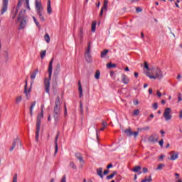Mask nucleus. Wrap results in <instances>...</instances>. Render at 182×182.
I'll use <instances>...</instances> for the list:
<instances>
[{
    "mask_svg": "<svg viewBox=\"0 0 182 182\" xmlns=\"http://www.w3.org/2000/svg\"><path fill=\"white\" fill-rule=\"evenodd\" d=\"M164 159V155H161L159 156V160H163Z\"/></svg>",
    "mask_w": 182,
    "mask_h": 182,
    "instance_id": "69168bd1",
    "label": "nucleus"
},
{
    "mask_svg": "<svg viewBox=\"0 0 182 182\" xmlns=\"http://www.w3.org/2000/svg\"><path fill=\"white\" fill-rule=\"evenodd\" d=\"M64 110H65L64 116H67V114H68V109L66 108V105H65V107H64Z\"/></svg>",
    "mask_w": 182,
    "mask_h": 182,
    "instance_id": "864d4df0",
    "label": "nucleus"
},
{
    "mask_svg": "<svg viewBox=\"0 0 182 182\" xmlns=\"http://www.w3.org/2000/svg\"><path fill=\"white\" fill-rule=\"evenodd\" d=\"M142 170H143V173H147V171H149V169L147 168H146V167H144L142 168Z\"/></svg>",
    "mask_w": 182,
    "mask_h": 182,
    "instance_id": "6e6d98bb",
    "label": "nucleus"
},
{
    "mask_svg": "<svg viewBox=\"0 0 182 182\" xmlns=\"http://www.w3.org/2000/svg\"><path fill=\"white\" fill-rule=\"evenodd\" d=\"M124 133L128 136V137H132V136H133V132H132V129L130 128L125 129Z\"/></svg>",
    "mask_w": 182,
    "mask_h": 182,
    "instance_id": "412c9836",
    "label": "nucleus"
},
{
    "mask_svg": "<svg viewBox=\"0 0 182 182\" xmlns=\"http://www.w3.org/2000/svg\"><path fill=\"white\" fill-rule=\"evenodd\" d=\"M112 167H113V164H110L107 166V168H112Z\"/></svg>",
    "mask_w": 182,
    "mask_h": 182,
    "instance_id": "0e129e2a",
    "label": "nucleus"
},
{
    "mask_svg": "<svg viewBox=\"0 0 182 182\" xmlns=\"http://www.w3.org/2000/svg\"><path fill=\"white\" fill-rule=\"evenodd\" d=\"M95 77L97 79V80H99L100 79V71L99 70H97L95 73Z\"/></svg>",
    "mask_w": 182,
    "mask_h": 182,
    "instance_id": "473e14b6",
    "label": "nucleus"
},
{
    "mask_svg": "<svg viewBox=\"0 0 182 182\" xmlns=\"http://www.w3.org/2000/svg\"><path fill=\"white\" fill-rule=\"evenodd\" d=\"M171 158L169 159V160L171 161H174V160H177L178 159V153L175 152V151H171Z\"/></svg>",
    "mask_w": 182,
    "mask_h": 182,
    "instance_id": "2eb2a0df",
    "label": "nucleus"
},
{
    "mask_svg": "<svg viewBox=\"0 0 182 182\" xmlns=\"http://www.w3.org/2000/svg\"><path fill=\"white\" fill-rule=\"evenodd\" d=\"M163 116L166 122L171 120L173 117V116L171 115V108L170 107L166 108L164 112Z\"/></svg>",
    "mask_w": 182,
    "mask_h": 182,
    "instance_id": "423d86ee",
    "label": "nucleus"
},
{
    "mask_svg": "<svg viewBox=\"0 0 182 182\" xmlns=\"http://www.w3.org/2000/svg\"><path fill=\"white\" fill-rule=\"evenodd\" d=\"M116 176V171H114L112 174L107 176V180H112Z\"/></svg>",
    "mask_w": 182,
    "mask_h": 182,
    "instance_id": "2f4dec72",
    "label": "nucleus"
},
{
    "mask_svg": "<svg viewBox=\"0 0 182 182\" xmlns=\"http://www.w3.org/2000/svg\"><path fill=\"white\" fill-rule=\"evenodd\" d=\"M109 4V1L104 0V4L103 6L100 11V16H103V11H107V5Z\"/></svg>",
    "mask_w": 182,
    "mask_h": 182,
    "instance_id": "f8f14e48",
    "label": "nucleus"
},
{
    "mask_svg": "<svg viewBox=\"0 0 182 182\" xmlns=\"http://www.w3.org/2000/svg\"><path fill=\"white\" fill-rule=\"evenodd\" d=\"M47 12L49 15L52 14V6L50 5V0H48Z\"/></svg>",
    "mask_w": 182,
    "mask_h": 182,
    "instance_id": "f3484780",
    "label": "nucleus"
},
{
    "mask_svg": "<svg viewBox=\"0 0 182 182\" xmlns=\"http://www.w3.org/2000/svg\"><path fill=\"white\" fill-rule=\"evenodd\" d=\"M58 139H59V132H58V134L55 136V154H56V153H58Z\"/></svg>",
    "mask_w": 182,
    "mask_h": 182,
    "instance_id": "a211bd4d",
    "label": "nucleus"
},
{
    "mask_svg": "<svg viewBox=\"0 0 182 182\" xmlns=\"http://www.w3.org/2000/svg\"><path fill=\"white\" fill-rule=\"evenodd\" d=\"M141 170V166H136L134 167V168L132 169V171H134V173H139V171H140Z\"/></svg>",
    "mask_w": 182,
    "mask_h": 182,
    "instance_id": "a878e982",
    "label": "nucleus"
},
{
    "mask_svg": "<svg viewBox=\"0 0 182 182\" xmlns=\"http://www.w3.org/2000/svg\"><path fill=\"white\" fill-rule=\"evenodd\" d=\"M43 119V105L41 106V113L37 117L36 131V141H39V132H41V120Z\"/></svg>",
    "mask_w": 182,
    "mask_h": 182,
    "instance_id": "20e7f679",
    "label": "nucleus"
},
{
    "mask_svg": "<svg viewBox=\"0 0 182 182\" xmlns=\"http://www.w3.org/2000/svg\"><path fill=\"white\" fill-rule=\"evenodd\" d=\"M182 98H181V93H179L178 95V102H181Z\"/></svg>",
    "mask_w": 182,
    "mask_h": 182,
    "instance_id": "8fccbe9b",
    "label": "nucleus"
},
{
    "mask_svg": "<svg viewBox=\"0 0 182 182\" xmlns=\"http://www.w3.org/2000/svg\"><path fill=\"white\" fill-rule=\"evenodd\" d=\"M151 182L153 181V179H151V176H149V179H143L141 182Z\"/></svg>",
    "mask_w": 182,
    "mask_h": 182,
    "instance_id": "37998d69",
    "label": "nucleus"
},
{
    "mask_svg": "<svg viewBox=\"0 0 182 182\" xmlns=\"http://www.w3.org/2000/svg\"><path fill=\"white\" fill-rule=\"evenodd\" d=\"M152 107L154 109V110H157L159 108V104H157V102L154 103Z\"/></svg>",
    "mask_w": 182,
    "mask_h": 182,
    "instance_id": "49530a36",
    "label": "nucleus"
},
{
    "mask_svg": "<svg viewBox=\"0 0 182 182\" xmlns=\"http://www.w3.org/2000/svg\"><path fill=\"white\" fill-rule=\"evenodd\" d=\"M55 69L60 70V64L58 63V64L56 65Z\"/></svg>",
    "mask_w": 182,
    "mask_h": 182,
    "instance_id": "bf43d9fd",
    "label": "nucleus"
},
{
    "mask_svg": "<svg viewBox=\"0 0 182 182\" xmlns=\"http://www.w3.org/2000/svg\"><path fill=\"white\" fill-rule=\"evenodd\" d=\"M33 19L36 26H38V28H41V25L39 24V22H38V20H36V18H35V16H33Z\"/></svg>",
    "mask_w": 182,
    "mask_h": 182,
    "instance_id": "4c0bfd02",
    "label": "nucleus"
},
{
    "mask_svg": "<svg viewBox=\"0 0 182 182\" xmlns=\"http://www.w3.org/2000/svg\"><path fill=\"white\" fill-rule=\"evenodd\" d=\"M107 53H109V50L105 49L101 52V58H105Z\"/></svg>",
    "mask_w": 182,
    "mask_h": 182,
    "instance_id": "cd10ccee",
    "label": "nucleus"
},
{
    "mask_svg": "<svg viewBox=\"0 0 182 182\" xmlns=\"http://www.w3.org/2000/svg\"><path fill=\"white\" fill-rule=\"evenodd\" d=\"M80 110L82 114H83V104L82 102H80Z\"/></svg>",
    "mask_w": 182,
    "mask_h": 182,
    "instance_id": "a18cd8bd",
    "label": "nucleus"
},
{
    "mask_svg": "<svg viewBox=\"0 0 182 182\" xmlns=\"http://www.w3.org/2000/svg\"><path fill=\"white\" fill-rule=\"evenodd\" d=\"M8 11V0H4L3 1V4H2V8H1V15H4L5 12Z\"/></svg>",
    "mask_w": 182,
    "mask_h": 182,
    "instance_id": "9d476101",
    "label": "nucleus"
},
{
    "mask_svg": "<svg viewBox=\"0 0 182 182\" xmlns=\"http://www.w3.org/2000/svg\"><path fill=\"white\" fill-rule=\"evenodd\" d=\"M107 68H108V69H110L112 68H116V64L109 63L107 64Z\"/></svg>",
    "mask_w": 182,
    "mask_h": 182,
    "instance_id": "f704fd0d",
    "label": "nucleus"
},
{
    "mask_svg": "<svg viewBox=\"0 0 182 182\" xmlns=\"http://www.w3.org/2000/svg\"><path fill=\"white\" fill-rule=\"evenodd\" d=\"M60 182H66V176L64 175Z\"/></svg>",
    "mask_w": 182,
    "mask_h": 182,
    "instance_id": "09e8293b",
    "label": "nucleus"
},
{
    "mask_svg": "<svg viewBox=\"0 0 182 182\" xmlns=\"http://www.w3.org/2000/svg\"><path fill=\"white\" fill-rule=\"evenodd\" d=\"M85 60L90 63L92 62V55H90V43H88L87 48L85 53Z\"/></svg>",
    "mask_w": 182,
    "mask_h": 182,
    "instance_id": "0eeeda50",
    "label": "nucleus"
},
{
    "mask_svg": "<svg viewBox=\"0 0 182 182\" xmlns=\"http://www.w3.org/2000/svg\"><path fill=\"white\" fill-rule=\"evenodd\" d=\"M12 182H18V174H17V173H16V174L14 175V176L13 177V181H12Z\"/></svg>",
    "mask_w": 182,
    "mask_h": 182,
    "instance_id": "c03bdc74",
    "label": "nucleus"
},
{
    "mask_svg": "<svg viewBox=\"0 0 182 182\" xmlns=\"http://www.w3.org/2000/svg\"><path fill=\"white\" fill-rule=\"evenodd\" d=\"M104 176H106L107 174H109V170H105L103 173Z\"/></svg>",
    "mask_w": 182,
    "mask_h": 182,
    "instance_id": "052dcab7",
    "label": "nucleus"
},
{
    "mask_svg": "<svg viewBox=\"0 0 182 182\" xmlns=\"http://www.w3.org/2000/svg\"><path fill=\"white\" fill-rule=\"evenodd\" d=\"M149 141L153 144H154V143H157V141H159V135L156 134H153L149 136Z\"/></svg>",
    "mask_w": 182,
    "mask_h": 182,
    "instance_id": "6e6552de",
    "label": "nucleus"
},
{
    "mask_svg": "<svg viewBox=\"0 0 182 182\" xmlns=\"http://www.w3.org/2000/svg\"><path fill=\"white\" fill-rule=\"evenodd\" d=\"M36 11L37 14L39 12H43V6H42L41 1H38V0L36 1Z\"/></svg>",
    "mask_w": 182,
    "mask_h": 182,
    "instance_id": "1a4fd4ad",
    "label": "nucleus"
},
{
    "mask_svg": "<svg viewBox=\"0 0 182 182\" xmlns=\"http://www.w3.org/2000/svg\"><path fill=\"white\" fill-rule=\"evenodd\" d=\"M179 117H180V119H182V109L179 112Z\"/></svg>",
    "mask_w": 182,
    "mask_h": 182,
    "instance_id": "338daca9",
    "label": "nucleus"
},
{
    "mask_svg": "<svg viewBox=\"0 0 182 182\" xmlns=\"http://www.w3.org/2000/svg\"><path fill=\"white\" fill-rule=\"evenodd\" d=\"M164 143V141L163 139H161V140L159 141V145L161 146V147H163Z\"/></svg>",
    "mask_w": 182,
    "mask_h": 182,
    "instance_id": "5fc2aeb1",
    "label": "nucleus"
},
{
    "mask_svg": "<svg viewBox=\"0 0 182 182\" xmlns=\"http://www.w3.org/2000/svg\"><path fill=\"white\" fill-rule=\"evenodd\" d=\"M60 73V70L55 68L53 73V78L57 79L58 75H59Z\"/></svg>",
    "mask_w": 182,
    "mask_h": 182,
    "instance_id": "393cba45",
    "label": "nucleus"
},
{
    "mask_svg": "<svg viewBox=\"0 0 182 182\" xmlns=\"http://www.w3.org/2000/svg\"><path fill=\"white\" fill-rule=\"evenodd\" d=\"M141 130H150V127L146 126V127L142 128Z\"/></svg>",
    "mask_w": 182,
    "mask_h": 182,
    "instance_id": "4d7b16f0",
    "label": "nucleus"
},
{
    "mask_svg": "<svg viewBox=\"0 0 182 182\" xmlns=\"http://www.w3.org/2000/svg\"><path fill=\"white\" fill-rule=\"evenodd\" d=\"M132 136H134V137L136 139V137H137V136H139V132H133Z\"/></svg>",
    "mask_w": 182,
    "mask_h": 182,
    "instance_id": "3c124183",
    "label": "nucleus"
},
{
    "mask_svg": "<svg viewBox=\"0 0 182 182\" xmlns=\"http://www.w3.org/2000/svg\"><path fill=\"white\" fill-rule=\"evenodd\" d=\"M156 95L158 97H161V92H160V91H157Z\"/></svg>",
    "mask_w": 182,
    "mask_h": 182,
    "instance_id": "13d9d810",
    "label": "nucleus"
},
{
    "mask_svg": "<svg viewBox=\"0 0 182 182\" xmlns=\"http://www.w3.org/2000/svg\"><path fill=\"white\" fill-rule=\"evenodd\" d=\"M45 56H46V50H41V59H43V58H45Z\"/></svg>",
    "mask_w": 182,
    "mask_h": 182,
    "instance_id": "c9c22d12",
    "label": "nucleus"
},
{
    "mask_svg": "<svg viewBox=\"0 0 182 182\" xmlns=\"http://www.w3.org/2000/svg\"><path fill=\"white\" fill-rule=\"evenodd\" d=\"M36 105V102H33L31 103V105L30 107V116L32 117V114H33V109H35V106Z\"/></svg>",
    "mask_w": 182,
    "mask_h": 182,
    "instance_id": "aec40b11",
    "label": "nucleus"
},
{
    "mask_svg": "<svg viewBox=\"0 0 182 182\" xmlns=\"http://www.w3.org/2000/svg\"><path fill=\"white\" fill-rule=\"evenodd\" d=\"M146 75L149 77V79H157L158 80L163 79V72L157 67L151 68L150 72H146Z\"/></svg>",
    "mask_w": 182,
    "mask_h": 182,
    "instance_id": "f257e3e1",
    "label": "nucleus"
},
{
    "mask_svg": "<svg viewBox=\"0 0 182 182\" xmlns=\"http://www.w3.org/2000/svg\"><path fill=\"white\" fill-rule=\"evenodd\" d=\"M144 68L146 70H149L148 72H151L150 71V68H149V64L147 63V62H144Z\"/></svg>",
    "mask_w": 182,
    "mask_h": 182,
    "instance_id": "ea45409f",
    "label": "nucleus"
},
{
    "mask_svg": "<svg viewBox=\"0 0 182 182\" xmlns=\"http://www.w3.org/2000/svg\"><path fill=\"white\" fill-rule=\"evenodd\" d=\"M60 98L57 97L53 109V117L55 123H58L60 120Z\"/></svg>",
    "mask_w": 182,
    "mask_h": 182,
    "instance_id": "7ed1b4c3",
    "label": "nucleus"
},
{
    "mask_svg": "<svg viewBox=\"0 0 182 182\" xmlns=\"http://www.w3.org/2000/svg\"><path fill=\"white\" fill-rule=\"evenodd\" d=\"M31 88L30 87L28 90V80H26V84L24 87V95H26V97L29 99V93H31Z\"/></svg>",
    "mask_w": 182,
    "mask_h": 182,
    "instance_id": "9b49d317",
    "label": "nucleus"
},
{
    "mask_svg": "<svg viewBox=\"0 0 182 182\" xmlns=\"http://www.w3.org/2000/svg\"><path fill=\"white\" fill-rule=\"evenodd\" d=\"M102 126H104V127L100 129L101 132H103L105 129H106V127H107V122H106L105 121H102Z\"/></svg>",
    "mask_w": 182,
    "mask_h": 182,
    "instance_id": "72a5a7b5",
    "label": "nucleus"
},
{
    "mask_svg": "<svg viewBox=\"0 0 182 182\" xmlns=\"http://www.w3.org/2000/svg\"><path fill=\"white\" fill-rule=\"evenodd\" d=\"M70 167H71V168H73V170H76V168H77V167H76V165L75 164L74 162L70 163Z\"/></svg>",
    "mask_w": 182,
    "mask_h": 182,
    "instance_id": "e433bc0d",
    "label": "nucleus"
},
{
    "mask_svg": "<svg viewBox=\"0 0 182 182\" xmlns=\"http://www.w3.org/2000/svg\"><path fill=\"white\" fill-rule=\"evenodd\" d=\"M26 1V8L27 9H31V6H29V0H25Z\"/></svg>",
    "mask_w": 182,
    "mask_h": 182,
    "instance_id": "de8ad7c7",
    "label": "nucleus"
},
{
    "mask_svg": "<svg viewBox=\"0 0 182 182\" xmlns=\"http://www.w3.org/2000/svg\"><path fill=\"white\" fill-rule=\"evenodd\" d=\"M149 95H152L153 94V90L151 88L149 89Z\"/></svg>",
    "mask_w": 182,
    "mask_h": 182,
    "instance_id": "680f3d73",
    "label": "nucleus"
},
{
    "mask_svg": "<svg viewBox=\"0 0 182 182\" xmlns=\"http://www.w3.org/2000/svg\"><path fill=\"white\" fill-rule=\"evenodd\" d=\"M96 25H97V22L96 21H93L91 26L92 28V32H95L96 31Z\"/></svg>",
    "mask_w": 182,
    "mask_h": 182,
    "instance_id": "7c9ffc66",
    "label": "nucleus"
},
{
    "mask_svg": "<svg viewBox=\"0 0 182 182\" xmlns=\"http://www.w3.org/2000/svg\"><path fill=\"white\" fill-rule=\"evenodd\" d=\"M134 77H139V73H134Z\"/></svg>",
    "mask_w": 182,
    "mask_h": 182,
    "instance_id": "774afa93",
    "label": "nucleus"
},
{
    "mask_svg": "<svg viewBox=\"0 0 182 182\" xmlns=\"http://www.w3.org/2000/svg\"><path fill=\"white\" fill-rule=\"evenodd\" d=\"M132 4H134V2H139V0H129Z\"/></svg>",
    "mask_w": 182,
    "mask_h": 182,
    "instance_id": "e2e57ef3",
    "label": "nucleus"
},
{
    "mask_svg": "<svg viewBox=\"0 0 182 182\" xmlns=\"http://www.w3.org/2000/svg\"><path fill=\"white\" fill-rule=\"evenodd\" d=\"M121 80H122V83H124V85H127L129 83V82H130L129 77H127V75H126L124 74L122 75Z\"/></svg>",
    "mask_w": 182,
    "mask_h": 182,
    "instance_id": "4468645a",
    "label": "nucleus"
},
{
    "mask_svg": "<svg viewBox=\"0 0 182 182\" xmlns=\"http://www.w3.org/2000/svg\"><path fill=\"white\" fill-rule=\"evenodd\" d=\"M25 9L21 10L18 14V17L17 18V20L16 21V23H18V22L21 21L18 29H23L25 26H26V17H25Z\"/></svg>",
    "mask_w": 182,
    "mask_h": 182,
    "instance_id": "39448f33",
    "label": "nucleus"
},
{
    "mask_svg": "<svg viewBox=\"0 0 182 182\" xmlns=\"http://www.w3.org/2000/svg\"><path fill=\"white\" fill-rule=\"evenodd\" d=\"M133 114H134V116H139V114H140V110H139V109H135V110L133 112Z\"/></svg>",
    "mask_w": 182,
    "mask_h": 182,
    "instance_id": "a19ab883",
    "label": "nucleus"
},
{
    "mask_svg": "<svg viewBox=\"0 0 182 182\" xmlns=\"http://www.w3.org/2000/svg\"><path fill=\"white\" fill-rule=\"evenodd\" d=\"M21 140L19 139H16L13 142L12 146L10 148V151H13L16 146H21Z\"/></svg>",
    "mask_w": 182,
    "mask_h": 182,
    "instance_id": "ddd939ff",
    "label": "nucleus"
},
{
    "mask_svg": "<svg viewBox=\"0 0 182 182\" xmlns=\"http://www.w3.org/2000/svg\"><path fill=\"white\" fill-rule=\"evenodd\" d=\"M136 11V12H142L143 11V9H141V7H137Z\"/></svg>",
    "mask_w": 182,
    "mask_h": 182,
    "instance_id": "603ef678",
    "label": "nucleus"
},
{
    "mask_svg": "<svg viewBox=\"0 0 182 182\" xmlns=\"http://www.w3.org/2000/svg\"><path fill=\"white\" fill-rule=\"evenodd\" d=\"M78 92H80V97L83 96V90L82 89V82L80 81L78 82Z\"/></svg>",
    "mask_w": 182,
    "mask_h": 182,
    "instance_id": "6ab92c4d",
    "label": "nucleus"
},
{
    "mask_svg": "<svg viewBox=\"0 0 182 182\" xmlns=\"http://www.w3.org/2000/svg\"><path fill=\"white\" fill-rule=\"evenodd\" d=\"M39 71L38 70V69H36L33 73L31 75V79H32V80H34V79L36 77V75H38V73Z\"/></svg>",
    "mask_w": 182,
    "mask_h": 182,
    "instance_id": "b1692460",
    "label": "nucleus"
},
{
    "mask_svg": "<svg viewBox=\"0 0 182 182\" xmlns=\"http://www.w3.org/2000/svg\"><path fill=\"white\" fill-rule=\"evenodd\" d=\"M166 167V165L163 164H160L158 167L156 168V170H163V168Z\"/></svg>",
    "mask_w": 182,
    "mask_h": 182,
    "instance_id": "58836bf2",
    "label": "nucleus"
},
{
    "mask_svg": "<svg viewBox=\"0 0 182 182\" xmlns=\"http://www.w3.org/2000/svg\"><path fill=\"white\" fill-rule=\"evenodd\" d=\"M75 157L79 160L80 164L83 165V164L85 163V161L83 160V157H82V155L80 154V153H76Z\"/></svg>",
    "mask_w": 182,
    "mask_h": 182,
    "instance_id": "dca6fc26",
    "label": "nucleus"
},
{
    "mask_svg": "<svg viewBox=\"0 0 182 182\" xmlns=\"http://www.w3.org/2000/svg\"><path fill=\"white\" fill-rule=\"evenodd\" d=\"M22 102V96H18L16 97V105H19V103Z\"/></svg>",
    "mask_w": 182,
    "mask_h": 182,
    "instance_id": "c756f323",
    "label": "nucleus"
},
{
    "mask_svg": "<svg viewBox=\"0 0 182 182\" xmlns=\"http://www.w3.org/2000/svg\"><path fill=\"white\" fill-rule=\"evenodd\" d=\"M103 168H97V174L100 177V178H103Z\"/></svg>",
    "mask_w": 182,
    "mask_h": 182,
    "instance_id": "4be33fe9",
    "label": "nucleus"
},
{
    "mask_svg": "<svg viewBox=\"0 0 182 182\" xmlns=\"http://www.w3.org/2000/svg\"><path fill=\"white\" fill-rule=\"evenodd\" d=\"M53 70V58L49 63L48 66V78H45L44 80V87L46 92L49 95V89L50 87V80L52 79V72Z\"/></svg>",
    "mask_w": 182,
    "mask_h": 182,
    "instance_id": "f03ea898",
    "label": "nucleus"
},
{
    "mask_svg": "<svg viewBox=\"0 0 182 182\" xmlns=\"http://www.w3.org/2000/svg\"><path fill=\"white\" fill-rule=\"evenodd\" d=\"M22 2H23V0H18L17 6L16 8V14H18V11H19L21 6H22Z\"/></svg>",
    "mask_w": 182,
    "mask_h": 182,
    "instance_id": "5701e85b",
    "label": "nucleus"
},
{
    "mask_svg": "<svg viewBox=\"0 0 182 182\" xmlns=\"http://www.w3.org/2000/svg\"><path fill=\"white\" fill-rule=\"evenodd\" d=\"M44 39L46 42H47V43H49V42H50V37L49 36V34L48 33H46V35L44 36Z\"/></svg>",
    "mask_w": 182,
    "mask_h": 182,
    "instance_id": "c85d7f7f",
    "label": "nucleus"
},
{
    "mask_svg": "<svg viewBox=\"0 0 182 182\" xmlns=\"http://www.w3.org/2000/svg\"><path fill=\"white\" fill-rule=\"evenodd\" d=\"M37 15L39 16V19L42 21V22H45V18L43 17V12L37 13Z\"/></svg>",
    "mask_w": 182,
    "mask_h": 182,
    "instance_id": "bb28decb",
    "label": "nucleus"
},
{
    "mask_svg": "<svg viewBox=\"0 0 182 182\" xmlns=\"http://www.w3.org/2000/svg\"><path fill=\"white\" fill-rule=\"evenodd\" d=\"M80 37L81 38V39L83 38V27H81L80 28Z\"/></svg>",
    "mask_w": 182,
    "mask_h": 182,
    "instance_id": "79ce46f5",
    "label": "nucleus"
}]
</instances>
